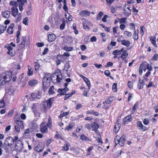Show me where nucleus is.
<instances>
[{
    "mask_svg": "<svg viewBox=\"0 0 158 158\" xmlns=\"http://www.w3.org/2000/svg\"><path fill=\"white\" fill-rule=\"evenodd\" d=\"M54 101L53 98H51L46 101L43 102L40 106L41 112L44 113H46L52 106Z\"/></svg>",
    "mask_w": 158,
    "mask_h": 158,
    "instance_id": "obj_1",
    "label": "nucleus"
},
{
    "mask_svg": "<svg viewBox=\"0 0 158 158\" xmlns=\"http://www.w3.org/2000/svg\"><path fill=\"white\" fill-rule=\"evenodd\" d=\"M12 72L6 71L3 73L0 77V85H3L6 82L10 81L12 79Z\"/></svg>",
    "mask_w": 158,
    "mask_h": 158,
    "instance_id": "obj_2",
    "label": "nucleus"
},
{
    "mask_svg": "<svg viewBox=\"0 0 158 158\" xmlns=\"http://www.w3.org/2000/svg\"><path fill=\"white\" fill-rule=\"evenodd\" d=\"M12 140L10 137H7L2 147L6 152H8L10 151V148L13 144H12L11 142H10V141H12Z\"/></svg>",
    "mask_w": 158,
    "mask_h": 158,
    "instance_id": "obj_3",
    "label": "nucleus"
},
{
    "mask_svg": "<svg viewBox=\"0 0 158 158\" xmlns=\"http://www.w3.org/2000/svg\"><path fill=\"white\" fill-rule=\"evenodd\" d=\"M62 78V75L60 72L55 73L52 74V80L55 83L60 82Z\"/></svg>",
    "mask_w": 158,
    "mask_h": 158,
    "instance_id": "obj_4",
    "label": "nucleus"
},
{
    "mask_svg": "<svg viewBox=\"0 0 158 158\" xmlns=\"http://www.w3.org/2000/svg\"><path fill=\"white\" fill-rule=\"evenodd\" d=\"M50 78L44 77L43 79V88L44 91L46 90L47 88L50 85Z\"/></svg>",
    "mask_w": 158,
    "mask_h": 158,
    "instance_id": "obj_5",
    "label": "nucleus"
},
{
    "mask_svg": "<svg viewBox=\"0 0 158 158\" xmlns=\"http://www.w3.org/2000/svg\"><path fill=\"white\" fill-rule=\"evenodd\" d=\"M23 144L20 140H17L15 143V148L17 150L20 151L23 148Z\"/></svg>",
    "mask_w": 158,
    "mask_h": 158,
    "instance_id": "obj_6",
    "label": "nucleus"
},
{
    "mask_svg": "<svg viewBox=\"0 0 158 158\" xmlns=\"http://www.w3.org/2000/svg\"><path fill=\"white\" fill-rule=\"evenodd\" d=\"M92 124V127L93 128V131H94L97 134H99V132L98 130L99 126L98 123L96 122H93Z\"/></svg>",
    "mask_w": 158,
    "mask_h": 158,
    "instance_id": "obj_7",
    "label": "nucleus"
},
{
    "mask_svg": "<svg viewBox=\"0 0 158 158\" xmlns=\"http://www.w3.org/2000/svg\"><path fill=\"white\" fill-rule=\"evenodd\" d=\"M45 122H43L40 125V131L43 133H46L48 131L47 126L45 125Z\"/></svg>",
    "mask_w": 158,
    "mask_h": 158,
    "instance_id": "obj_8",
    "label": "nucleus"
},
{
    "mask_svg": "<svg viewBox=\"0 0 158 158\" xmlns=\"http://www.w3.org/2000/svg\"><path fill=\"white\" fill-rule=\"evenodd\" d=\"M15 121L16 123L21 128L23 129L24 128L23 121L21 120L20 118L15 119Z\"/></svg>",
    "mask_w": 158,
    "mask_h": 158,
    "instance_id": "obj_9",
    "label": "nucleus"
},
{
    "mask_svg": "<svg viewBox=\"0 0 158 158\" xmlns=\"http://www.w3.org/2000/svg\"><path fill=\"white\" fill-rule=\"evenodd\" d=\"M17 2L19 4V8L20 11H22L23 9V6L25 3L27 2L26 0H17Z\"/></svg>",
    "mask_w": 158,
    "mask_h": 158,
    "instance_id": "obj_10",
    "label": "nucleus"
},
{
    "mask_svg": "<svg viewBox=\"0 0 158 158\" xmlns=\"http://www.w3.org/2000/svg\"><path fill=\"white\" fill-rule=\"evenodd\" d=\"M137 127L140 130L144 131L147 129V127L143 126L140 121H139L137 123Z\"/></svg>",
    "mask_w": 158,
    "mask_h": 158,
    "instance_id": "obj_11",
    "label": "nucleus"
},
{
    "mask_svg": "<svg viewBox=\"0 0 158 158\" xmlns=\"http://www.w3.org/2000/svg\"><path fill=\"white\" fill-rule=\"evenodd\" d=\"M90 12L86 10L81 11L79 13L80 15L82 17L89 16L90 15Z\"/></svg>",
    "mask_w": 158,
    "mask_h": 158,
    "instance_id": "obj_12",
    "label": "nucleus"
},
{
    "mask_svg": "<svg viewBox=\"0 0 158 158\" xmlns=\"http://www.w3.org/2000/svg\"><path fill=\"white\" fill-rule=\"evenodd\" d=\"M69 89L67 87H65L63 89H59L58 90V92L61 95H64L66 94V92L69 90Z\"/></svg>",
    "mask_w": 158,
    "mask_h": 158,
    "instance_id": "obj_13",
    "label": "nucleus"
},
{
    "mask_svg": "<svg viewBox=\"0 0 158 158\" xmlns=\"http://www.w3.org/2000/svg\"><path fill=\"white\" fill-rule=\"evenodd\" d=\"M14 26L15 25L14 23L10 24L7 29V32L10 34H12L13 32V28Z\"/></svg>",
    "mask_w": 158,
    "mask_h": 158,
    "instance_id": "obj_14",
    "label": "nucleus"
},
{
    "mask_svg": "<svg viewBox=\"0 0 158 158\" xmlns=\"http://www.w3.org/2000/svg\"><path fill=\"white\" fill-rule=\"evenodd\" d=\"M38 105V103H34L32 105L31 109L35 114H36L37 113V107Z\"/></svg>",
    "mask_w": 158,
    "mask_h": 158,
    "instance_id": "obj_15",
    "label": "nucleus"
},
{
    "mask_svg": "<svg viewBox=\"0 0 158 158\" xmlns=\"http://www.w3.org/2000/svg\"><path fill=\"white\" fill-rule=\"evenodd\" d=\"M114 99V98L113 96H110L106 99L103 102V104L106 103V104H110V103L112 102Z\"/></svg>",
    "mask_w": 158,
    "mask_h": 158,
    "instance_id": "obj_16",
    "label": "nucleus"
},
{
    "mask_svg": "<svg viewBox=\"0 0 158 158\" xmlns=\"http://www.w3.org/2000/svg\"><path fill=\"white\" fill-rule=\"evenodd\" d=\"M11 13L12 15L14 17H16L18 13V10L17 8L12 7L11 8Z\"/></svg>",
    "mask_w": 158,
    "mask_h": 158,
    "instance_id": "obj_17",
    "label": "nucleus"
},
{
    "mask_svg": "<svg viewBox=\"0 0 158 158\" xmlns=\"http://www.w3.org/2000/svg\"><path fill=\"white\" fill-rule=\"evenodd\" d=\"M56 38V35L53 34H49L48 35V40L50 42H52L54 41Z\"/></svg>",
    "mask_w": 158,
    "mask_h": 158,
    "instance_id": "obj_18",
    "label": "nucleus"
},
{
    "mask_svg": "<svg viewBox=\"0 0 158 158\" xmlns=\"http://www.w3.org/2000/svg\"><path fill=\"white\" fill-rule=\"evenodd\" d=\"M123 51L122 52H123V53L121 55V57L123 60H124L126 59L127 57L128 56V53L127 51L126 50H124V48Z\"/></svg>",
    "mask_w": 158,
    "mask_h": 158,
    "instance_id": "obj_19",
    "label": "nucleus"
},
{
    "mask_svg": "<svg viewBox=\"0 0 158 158\" xmlns=\"http://www.w3.org/2000/svg\"><path fill=\"white\" fill-rule=\"evenodd\" d=\"M120 125L119 124V121H117L115 124L114 129V131L116 133L120 129Z\"/></svg>",
    "mask_w": 158,
    "mask_h": 158,
    "instance_id": "obj_20",
    "label": "nucleus"
},
{
    "mask_svg": "<svg viewBox=\"0 0 158 158\" xmlns=\"http://www.w3.org/2000/svg\"><path fill=\"white\" fill-rule=\"evenodd\" d=\"M10 14V12L8 10H6L2 13V16L5 18H9Z\"/></svg>",
    "mask_w": 158,
    "mask_h": 158,
    "instance_id": "obj_21",
    "label": "nucleus"
},
{
    "mask_svg": "<svg viewBox=\"0 0 158 158\" xmlns=\"http://www.w3.org/2000/svg\"><path fill=\"white\" fill-rule=\"evenodd\" d=\"M125 140V137L124 135H123L121 137H119V145L121 146H123L124 145Z\"/></svg>",
    "mask_w": 158,
    "mask_h": 158,
    "instance_id": "obj_22",
    "label": "nucleus"
},
{
    "mask_svg": "<svg viewBox=\"0 0 158 158\" xmlns=\"http://www.w3.org/2000/svg\"><path fill=\"white\" fill-rule=\"evenodd\" d=\"M148 65V63L146 62H143L140 66V69H142L144 71H145L147 69V66Z\"/></svg>",
    "mask_w": 158,
    "mask_h": 158,
    "instance_id": "obj_23",
    "label": "nucleus"
},
{
    "mask_svg": "<svg viewBox=\"0 0 158 158\" xmlns=\"http://www.w3.org/2000/svg\"><path fill=\"white\" fill-rule=\"evenodd\" d=\"M123 48H122L120 50L116 49L114 51L112 52V54H115L117 55H120L121 54L122 51H123Z\"/></svg>",
    "mask_w": 158,
    "mask_h": 158,
    "instance_id": "obj_24",
    "label": "nucleus"
},
{
    "mask_svg": "<svg viewBox=\"0 0 158 158\" xmlns=\"http://www.w3.org/2000/svg\"><path fill=\"white\" fill-rule=\"evenodd\" d=\"M26 39L27 38L26 37L23 38V40L21 42V44H19V45L20 46V49H23L25 48V44L26 43Z\"/></svg>",
    "mask_w": 158,
    "mask_h": 158,
    "instance_id": "obj_25",
    "label": "nucleus"
},
{
    "mask_svg": "<svg viewBox=\"0 0 158 158\" xmlns=\"http://www.w3.org/2000/svg\"><path fill=\"white\" fill-rule=\"evenodd\" d=\"M28 68V71L27 74L29 76L32 75L33 74V69L29 65H28L27 67Z\"/></svg>",
    "mask_w": 158,
    "mask_h": 158,
    "instance_id": "obj_26",
    "label": "nucleus"
},
{
    "mask_svg": "<svg viewBox=\"0 0 158 158\" xmlns=\"http://www.w3.org/2000/svg\"><path fill=\"white\" fill-rule=\"evenodd\" d=\"M131 10L128 7L124 9V14L127 16H128L131 14Z\"/></svg>",
    "mask_w": 158,
    "mask_h": 158,
    "instance_id": "obj_27",
    "label": "nucleus"
},
{
    "mask_svg": "<svg viewBox=\"0 0 158 158\" xmlns=\"http://www.w3.org/2000/svg\"><path fill=\"white\" fill-rule=\"evenodd\" d=\"M122 44L127 47H129L130 45V42L128 40H122L121 41Z\"/></svg>",
    "mask_w": 158,
    "mask_h": 158,
    "instance_id": "obj_28",
    "label": "nucleus"
},
{
    "mask_svg": "<svg viewBox=\"0 0 158 158\" xmlns=\"http://www.w3.org/2000/svg\"><path fill=\"white\" fill-rule=\"evenodd\" d=\"M131 115H130H130H129L127 116L125 118H124L123 119V124H124L125 125L127 122L131 121L132 118H131Z\"/></svg>",
    "mask_w": 158,
    "mask_h": 158,
    "instance_id": "obj_29",
    "label": "nucleus"
},
{
    "mask_svg": "<svg viewBox=\"0 0 158 158\" xmlns=\"http://www.w3.org/2000/svg\"><path fill=\"white\" fill-rule=\"evenodd\" d=\"M38 82L35 80H32L29 81L28 84L31 86H34L37 84Z\"/></svg>",
    "mask_w": 158,
    "mask_h": 158,
    "instance_id": "obj_30",
    "label": "nucleus"
},
{
    "mask_svg": "<svg viewBox=\"0 0 158 158\" xmlns=\"http://www.w3.org/2000/svg\"><path fill=\"white\" fill-rule=\"evenodd\" d=\"M6 27V26H4L2 25H0V35L4 32Z\"/></svg>",
    "mask_w": 158,
    "mask_h": 158,
    "instance_id": "obj_31",
    "label": "nucleus"
},
{
    "mask_svg": "<svg viewBox=\"0 0 158 158\" xmlns=\"http://www.w3.org/2000/svg\"><path fill=\"white\" fill-rule=\"evenodd\" d=\"M139 31L138 30H135L133 33V38L134 40H137L138 38V34Z\"/></svg>",
    "mask_w": 158,
    "mask_h": 158,
    "instance_id": "obj_32",
    "label": "nucleus"
},
{
    "mask_svg": "<svg viewBox=\"0 0 158 158\" xmlns=\"http://www.w3.org/2000/svg\"><path fill=\"white\" fill-rule=\"evenodd\" d=\"M150 40L152 44H153L154 46H157L156 44L155 37H153L152 36H151L150 38Z\"/></svg>",
    "mask_w": 158,
    "mask_h": 158,
    "instance_id": "obj_33",
    "label": "nucleus"
},
{
    "mask_svg": "<svg viewBox=\"0 0 158 158\" xmlns=\"http://www.w3.org/2000/svg\"><path fill=\"white\" fill-rule=\"evenodd\" d=\"M81 139L83 141H89V139L84 135H82L80 136Z\"/></svg>",
    "mask_w": 158,
    "mask_h": 158,
    "instance_id": "obj_34",
    "label": "nucleus"
},
{
    "mask_svg": "<svg viewBox=\"0 0 158 158\" xmlns=\"http://www.w3.org/2000/svg\"><path fill=\"white\" fill-rule=\"evenodd\" d=\"M10 5L13 6V7L17 8L18 6V2L16 1H11L10 2Z\"/></svg>",
    "mask_w": 158,
    "mask_h": 158,
    "instance_id": "obj_35",
    "label": "nucleus"
},
{
    "mask_svg": "<svg viewBox=\"0 0 158 158\" xmlns=\"http://www.w3.org/2000/svg\"><path fill=\"white\" fill-rule=\"evenodd\" d=\"M69 54L68 52H64L63 55H60L59 56H58L57 58H62L64 57V56H66L68 57L69 56Z\"/></svg>",
    "mask_w": 158,
    "mask_h": 158,
    "instance_id": "obj_36",
    "label": "nucleus"
},
{
    "mask_svg": "<svg viewBox=\"0 0 158 158\" xmlns=\"http://www.w3.org/2000/svg\"><path fill=\"white\" fill-rule=\"evenodd\" d=\"M66 19H68L69 21L72 20V16L70 15V14L68 13L67 14L65 15Z\"/></svg>",
    "mask_w": 158,
    "mask_h": 158,
    "instance_id": "obj_37",
    "label": "nucleus"
},
{
    "mask_svg": "<svg viewBox=\"0 0 158 158\" xmlns=\"http://www.w3.org/2000/svg\"><path fill=\"white\" fill-rule=\"evenodd\" d=\"M103 13L102 11H100L97 15L96 19L97 20H100L102 18V16L103 15Z\"/></svg>",
    "mask_w": 158,
    "mask_h": 158,
    "instance_id": "obj_38",
    "label": "nucleus"
},
{
    "mask_svg": "<svg viewBox=\"0 0 158 158\" xmlns=\"http://www.w3.org/2000/svg\"><path fill=\"white\" fill-rule=\"evenodd\" d=\"M54 89V86H51L48 90V93L50 94H54L55 93Z\"/></svg>",
    "mask_w": 158,
    "mask_h": 158,
    "instance_id": "obj_39",
    "label": "nucleus"
},
{
    "mask_svg": "<svg viewBox=\"0 0 158 158\" xmlns=\"http://www.w3.org/2000/svg\"><path fill=\"white\" fill-rule=\"evenodd\" d=\"M103 104V105L102 106V108L106 109V110H107L108 109H109L110 107L111 106L110 104H107L106 103Z\"/></svg>",
    "mask_w": 158,
    "mask_h": 158,
    "instance_id": "obj_40",
    "label": "nucleus"
},
{
    "mask_svg": "<svg viewBox=\"0 0 158 158\" xmlns=\"http://www.w3.org/2000/svg\"><path fill=\"white\" fill-rule=\"evenodd\" d=\"M114 142L116 145L119 144V137L118 136H116L114 138Z\"/></svg>",
    "mask_w": 158,
    "mask_h": 158,
    "instance_id": "obj_41",
    "label": "nucleus"
},
{
    "mask_svg": "<svg viewBox=\"0 0 158 158\" xmlns=\"http://www.w3.org/2000/svg\"><path fill=\"white\" fill-rule=\"evenodd\" d=\"M75 125V124L74 123H70L69 126L66 128V129L68 131H69L71 130Z\"/></svg>",
    "mask_w": 158,
    "mask_h": 158,
    "instance_id": "obj_42",
    "label": "nucleus"
},
{
    "mask_svg": "<svg viewBox=\"0 0 158 158\" xmlns=\"http://www.w3.org/2000/svg\"><path fill=\"white\" fill-rule=\"evenodd\" d=\"M70 68L69 63L68 62H66L65 64L64 70L67 72L68 69Z\"/></svg>",
    "mask_w": 158,
    "mask_h": 158,
    "instance_id": "obj_43",
    "label": "nucleus"
},
{
    "mask_svg": "<svg viewBox=\"0 0 158 158\" xmlns=\"http://www.w3.org/2000/svg\"><path fill=\"white\" fill-rule=\"evenodd\" d=\"M10 137L13 140L12 141H10V142H11L12 144H13L15 141H16L18 139V137L17 136H15L14 137V138H13L11 137Z\"/></svg>",
    "mask_w": 158,
    "mask_h": 158,
    "instance_id": "obj_44",
    "label": "nucleus"
},
{
    "mask_svg": "<svg viewBox=\"0 0 158 158\" xmlns=\"http://www.w3.org/2000/svg\"><path fill=\"white\" fill-rule=\"evenodd\" d=\"M28 18L27 17L25 18L23 20V24L26 26L28 25Z\"/></svg>",
    "mask_w": 158,
    "mask_h": 158,
    "instance_id": "obj_45",
    "label": "nucleus"
},
{
    "mask_svg": "<svg viewBox=\"0 0 158 158\" xmlns=\"http://www.w3.org/2000/svg\"><path fill=\"white\" fill-rule=\"evenodd\" d=\"M117 83H114L112 86V89L113 91L114 92H116L117 91Z\"/></svg>",
    "mask_w": 158,
    "mask_h": 158,
    "instance_id": "obj_46",
    "label": "nucleus"
},
{
    "mask_svg": "<svg viewBox=\"0 0 158 158\" xmlns=\"http://www.w3.org/2000/svg\"><path fill=\"white\" fill-rule=\"evenodd\" d=\"M73 48L72 47H64L63 49L69 52L72 51L73 50Z\"/></svg>",
    "mask_w": 158,
    "mask_h": 158,
    "instance_id": "obj_47",
    "label": "nucleus"
},
{
    "mask_svg": "<svg viewBox=\"0 0 158 158\" xmlns=\"http://www.w3.org/2000/svg\"><path fill=\"white\" fill-rule=\"evenodd\" d=\"M124 34L128 37H130L132 36L131 33L130 32L127 31H124Z\"/></svg>",
    "mask_w": 158,
    "mask_h": 158,
    "instance_id": "obj_48",
    "label": "nucleus"
},
{
    "mask_svg": "<svg viewBox=\"0 0 158 158\" xmlns=\"http://www.w3.org/2000/svg\"><path fill=\"white\" fill-rule=\"evenodd\" d=\"M42 95V92L41 91H38L37 94V99H40Z\"/></svg>",
    "mask_w": 158,
    "mask_h": 158,
    "instance_id": "obj_49",
    "label": "nucleus"
},
{
    "mask_svg": "<svg viewBox=\"0 0 158 158\" xmlns=\"http://www.w3.org/2000/svg\"><path fill=\"white\" fill-rule=\"evenodd\" d=\"M55 137L56 139H61L62 140H63L64 139L58 133H57L55 135Z\"/></svg>",
    "mask_w": 158,
    "mask_h": 158,
    "instance_id": "obj_50",
    "label": "nucleus"
},
{
    "mask_svg": "<svg viewBox=\"0 0 158 158\" xmlns=\"http://www.w3.org/2000/svg\"><path fill=\"white\" fill-rule=\"evenodd\" d=\"M65 25L64 21H62V23L61 24L60 27V29L61 30L64 29L65 27Z\"/></svg>",
    "mask_w": 158,
    "mask_h": 158,
    "instance_id": "obj_51",
    "label": "nucleus"
},
{
    "mask_svg": "<svg viewBox=\"0 0 158 158\" xmlns=\"http://www.w3.org/2000/svg\"><path fill=\"white\" fill-rule=\"evenodd\" d=\"M35 150L38 152H40L42 151V149H40V146H37L34 148Z\"/></svg>",
    "mask_w": 158,
    "mask_h": 158,
    "instance_id": "obj_52",
    "label": "nucleus"
},
{
    "mask_svg": "<svg viewBox=\"0 0 158 158\" xmlns=\"http://www.w3.org/2000/svg\"><path fill=\"white\" fill-rule=\"evenodd\" d=\"M5 105V103L4 102L3 100H1L0 101V107L1 108H3Z\"/></svg>",
    "mask_w": 158,
    "mask_h": 158,
    "instance_id": "obj_53",
    "label": "nucleus"
},
{
    "mask_svg": "<svg viewBox=\"0 0 158 158\" xmlns=\"http://www.w3.org/2000/svg\"><path fill=\"white\" fill-rule=\"evenodd\" d=\"M126 18H121L119 21L120 23H126Z\"/></svg>",
    "mask_w": 158,
    "mask_h": 158,
    "instance_id": "obj_54",
    "label": "nucleus"
},
{
    "mask_svg": "<svg viewBox=\"0 0 158 158\" xmlns=\"http://www.w3.org/2000/svg\"><path fill=\"white\" fill-rule=\"evenodd\" d=\"M68 144V143H67L64 144V146L63 147V150L64 151H67L69 150V148Z\"/></svg>",
    "mask_w": 158,
    "mask_h": 158,
    "instance_id": "obj_55",
    "label": "nucleus"
},
{
    "mask_svg": "<svg viewBox=\"0 0 158 158\" xmlns=\"http://www.w3.org/2000/svg\"><path fill=\"white\" fill-rule=\"evenodd\" d=\"M84 80L86 83L88 87H90V83L89 81L87 78H85V80Z\"/></svg>",
    "mask_w": 158,
    "mask_h": 158,
    "instance_id": "obj_56",
    "label": "nucleus"
},
{
    "mask_svg": "<svg viewBox=\"0 0 158 158\" xmlns=\"http://www.w3.org/2000/svg\"><path fill=\"white\" fill-rule=\"evenodd\" d=\"M7 53L11 56H14L15 55V52L13 50H12L11 51L7 52Z\"/></svg>",
    "mask_w": 158,
    "mask_h": 158,
    "instance_id": "obj_57",
    "label": "nucleus"
},
{
    "mask_svg": "<svg viewBox=\"0 0 158 158\" xmlns=\"http://www.w3.org/2000/svg\"><path fill=\"white\" fill-rule=\"evenodd\" d=\"M91 127L92 125L88 123H87L85 125V127L89 130L91 129Z\"/></svg>",
    "mask_w": 158,
    "mask_h": 158,
    "instance_id": "obj_58",
    "label": "nucleus"
},
{
    "mask_svg": "<svg viewBox=\"0 0 158 158\" xmlns=\"http://www.w3.org/2000/svg\"><path fill=\"white\" fill-rule=\"evenodd\" d=\"M144 83H138V87L139 89H142L143 87Z\"/></svg>",
    "mask_w": 158,
    "mask_h": 158,
    "instance_id": "obj_59",
    "label": "nucleus"
},
{
    "mask_svg": "<svg viewBox=\"0 0 158 158\" xmlns=\"http://www.w3.org/2000/svg\"><path fill=\"white\" fill-rule=\"evenodd\" d=\"M91 114L95 116H98L99 114L98 113V112L95 111L94 110H91Z\"/></svg>",
    "mask_w": 158,
    "mask_h": 158,
    "instance_id": "obj_60",
    "label": "nucleus"
},
{
    "mask_svg": "<svg viewBox=\"0 0 158 158\" xmlns=\"http://www.w3.org/2000/svg\"><path fill=\"white\" fill-rule=\"evenodd\" d=\"M53 139H50L48 140L46 143V145L47 146H48L49 145L52 143L53 141Z\"/></svg>",
    "mask_w": 158,
    "mask_h": 158,
    "instance_id": "obj_61",
    "label": "nucleus"
},
{
    "mask_svg": "<svg viewBox=\"0 0 158 158\" xmlns=\"http://www.w3.org/2000/svg\"><path fill=\"white\" fill-rule=\"evenodd\" d=\"M96 139L98 141V142L99 143V144L100 145L102 143V141L100 137H97L96 138Z\"/></svg>",
    "mask_w": 158,
    "mask_h": 158,
    "instance_id": "obj_62",
    "label": "nucleus"
},
{
    "mask_svg": "<svg viewBox=\"0 0 158 158\" xmlns=\"http://www.w3.org/2000/svg\"><path fill=\"white\" fill-rule=\"evenodd\" d=\"M149 123V120L148 119L145 118L143 121V123L145 125H148Z\"/></svg>",
    "mask_w": 158,
    "mask_h": 158,
    "instance_id": "obj_63",
    "label": "nucleus"
},
{
    "mask_svg": "<svg viewBox=\"0 0 158 158\" xmlns=\"http://www.w3.org/2000/svg\"><path fill=\"white\" fill-rule=\"evenodd\" d=\"M35 70H38L40 67V65L38 63L35 62Z\"/></svg>",
    "mask_w": 158,
    "mask_h": 158,
    "instance_id": "obj_64",
    "label": "nucleus"
}]
</instances>
